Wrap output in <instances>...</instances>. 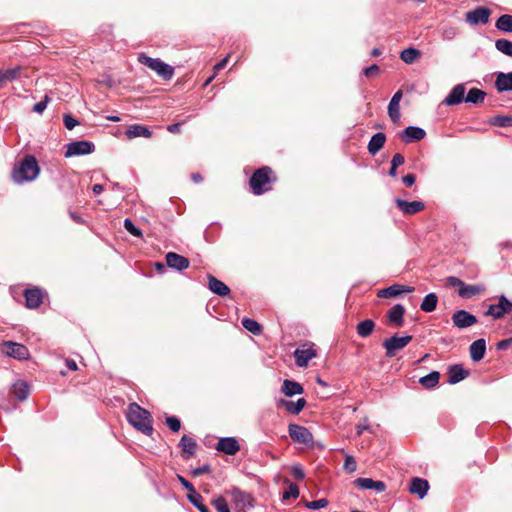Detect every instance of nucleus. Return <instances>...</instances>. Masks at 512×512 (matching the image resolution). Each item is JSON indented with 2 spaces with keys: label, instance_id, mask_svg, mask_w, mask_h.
<instances>
[{
  "label": "nucleus",
  "instance_id": "1",
  "mask_svg": "<svg viewBox=\"0 0 512 512\" xmlns=\"http://www.w3.org/2000/svg\"><path fill=\"white\" fill-rule=\"evenodd\" d=\"M127 419L133 427L142 433L150 435L153 432L150 413L136 403L129 405Z\"/></svg>",
  "mask_w": 512,
  "mask_h": 512
},
{
  "label": "nucleus",
  "instance_id": "2",
  "mask_svg": "<svg viewBox=\"0 0 512 512\" xmlns=\"http://www.w3.org/2000/svg\"><path fill=\"white\" fill-rule=\"evenodd\" d=\"M39 171L36 159L33 156H26L14 169L12 177L14 182L21 184L36 179Z\"/></svg>",
  "mask_w": 512,
  "mask_h": 512
},
{
  "label": "nucleus",
  "instance_id": "3",
  "mask_svg": "<svg viewBox=\"0 0 512 512\" xmlns=\"http://www.w3.org/2000/svg\"><path fill=\"white\" fill-rule=\"evenodd\" d=\"M272 170L269 167H262L256 170L250 178V186L255 195H261L270 190L272 182Z\"/></svg>",
  "mask_w": 512,
  "mask_h": 512
},
{
  "label": "nucleus",
  "instance_id": "4",
  "mask_svg": "<svg viewBox=\"0 0 512 512\" xmlns=\"http://www.w3.org/2000/svg\"><path fill=\"white\" fill-rule=\"evenodd\" d=\"M138 60L141 64L149 67L165 80H169L173 77V67L164 63L159 58H152L145 54H140Z\"/></svg>",
  "mask_w": 512,
  "mask_h": 512
},
{
  "label": "nucleus",
  "instance_id": "5",
  "mask_svg": "<svg viewBox=\"0 0 512 512\" xmlns=\"http://www.w3.org/2000/svg\"><path fill=\"white\" fill-rule=\"evenodd\" d=\"M0 352L17 360H26L30 356L29 350L25 345L13 341H3L0 343Z\"/></svg>",
  "mask_w": 512,
  "mask_h": 512
},
{
  "label": "nucleus",
  "instance_id": "6",
  "mask_svg": "<svg viewBox=\"0 0 512 512\" xmlns=\"http://www.w3.org/2000/svg\"><path fill=\"white\" fill-rule=\"evenodd\" d=\"M412 340V336L406 335L402 337H398L397 335L392 336L391 338L385 339L383 342V347L386 350V356L391 358L396 355V352L405 348Z\"/></svg>",
  "mask_w": 512,
  "mask_h": 512
},
{
  "label": "nucleus",
  "instance_id": "7",
  "mask_svg": "<svg viewBox=\"0 0 512 512\" xmlns=\"http://www.w3.org/2000/svg\"><path fill=\"white\" fill-rule=\"evenodd\" d=\"M289 436L294 442L309 445L313 442L312 433L304 426L290 424L288 426Z\"/></svg>",
  "mask_w": 512,
  "mask_h": 512
},
{
  "label": "nucleus",
  "instance_id": "8",
  "mask_svg": "<svg viewBox=\"0 0 512 512\" xmlns=\"http://www.w3.org/2000/svg\"><path fill=\"white\" fill-rule=\"evenodd\" d=\"M94 151V144L89 141H74L67 144L65 157L87 155Z\"/></svg>",
  "mask_w": 512,
  "mask_h": 512
},
{
  "label": "nucleus",
  "instance_id": "9",
  "mask_svg": "<svg viewBox=\"0 0 512 512\" xmlns=\"http://www.w3.org/2000/svg\"><path fill=\"white\" fill-rule=\"evenodd\" d=\"M453 325L459 329L473 326L477 323V318L466 310H458L452 315Z\"/></svg>",
  "mask_w": 512,
  "mask_h": 512
},
{
  "label": "nucleus",
  "instance_id": "10",
  "mask_svg": "<svg viewBox=\"0 0 512 512\" xmlns=\"http://www.w3.org/2000/svg\"><path fill=\"white\" fill-rule=\"evenodd\" d=\"M491 11L485 7H477L466 13V21L471 25L486 24L489 21Z\"/></svg>",
  "mask_w": 512,
  "mask_h": 512
},
{
  "label": "nucleus",
  "instance_id": "11",
  "mask_svg": "<svg viewBox=\"0 0 512 512\" xmlns=\"http://www.w3.org/2000/svg\"><path fill=\"white\" fill-rule=\"evenodd\" d=\"M395 203L398 209L405 215L416 214L425 208L424 203L422 201L417 200L408 202L400 198H396Z\"/></svg>",
  "mask_w": 512,
  "mask_h": 512
},
{
  "label": "nucleus",
  "instance_id": "12",
  "mask_svg": "<svg viewBox=\"0 0 512 512\" xmlns=\"http://www.w3.org/2000/svg\"><path fill=\"white\" fill-rule=\"evenodd\" d=\"M165 259L167 266L177 271L187 269L190 264L189 260L186 257L174 252L167 253Z\"/></svg>",
  "mask_w": 512,
  "mask_h": 512
},
{
  "label": "nucleus",
  "instance_id": "13",
  "mask_svg": "<svg viewBox=\"0 0 512 512\" xmlns=\"http://www.w3.org/2000/svg\"><path fill=\"white\" fill-rule=\"evenodd\" d=\"M316 355V350L313 347L298 348L294 352L295 361L299 367H306L308 362L315 358Z\"/></svg>",
  "mask_w": 512,
  "mask_h": 512
},
{
  "label": "nucleus",
  "instance_id": "14",
  "mask_svg": "<svg viewBox=\"0 0 512 512\" xmlns=\"http://www.w3.org/2000/svg\"><path fill=\"white\" fill-rule=\"evenodd\" d=\"M464 95H465V86L463 84H458L453 87L451 92L443 100V103L448 106L458 105L463 100H465Z\"/></svg>",
  "mask_w": 512,
  "mask_h": 512
},
{
  "label": "nucleus",
  "instance_id": "15",
  "mask_svg": "<svg viewBox=\"0 0 512 512\" xmlns=\"http://www.w3.org/2000/svg\"><path fill=\"white\" fill-rule=\"evenodd\" d=\"M216 448L228 455H235L240 450L237 440L233 437L221 438Z\"/></svg>",
  "mask_w": 512,
  "mask_h": 512
},
{
  "label": "nucleus",
  "instance_id": "16",
  "mask_svg": "<svg viewBox=\"0 0 512 512\" xmlns=\"http://www.w3.org/2000/svg\"><path fill=\"white\" fill-rule=\"evenodd\" d=\"M402 96V91H397L391 98L388 105V115L394 123H397L400 120V101Z\"/></svg>",
  "mask_w": 512,
  "mask_h": 512
},
{
  "label": "nucleus",
  "instance_id": "17",
  "mask_svg": "<svg viewBox=\"0 0 512 512\" xmlns=\"http://www.w3.org/2000/svg\"><path fill=\"white\" fill-rule=\"evenodd\" d=\"M425 135L426 132L422 128L409 126L402 132L401 139L405 143H412L422 140Z\"/></svg>",
  "mask_w": 512,
  "mask_h": 512
},
{
  "label": "nucleus",
  "instance_id": "18",
  "mask_svg": "<svg viewBox=\"0 0 512 512\" xmlns=\"http://www.w3.org/2000/svg\"><path fill=\"white\" fill-rule=\"evenodd\" d=\"M414 290L413 287H408L400 284H394L387 288L381 289L378 291V297L380 298H392L396 297L404 292H412Z\"/></svg>",
  "mask_w": 512,
  "mask_h": 512
},
{
  "label": "nucleus",
  "instance_id": "19",
  "mask_svg": "<svg viewBox=\"0 0 512 512\" xmlns=\"http://www.w3.org/2000/svg\"><path fill=\"white\" fill-rule=\"evenodd\" d=\"M355 485L361 489H374L377 492H383L386 489V485L382 481H374L371 478H357Z\"/></svg>",
  "mask_w": 512,
  "mask_h": 512
},
{
  "label": "nucleus",
  "instance_id": "20",
  "mask_svg": "<svg viewBox=\"0 0 512 512\" xmlns=\"http://www.w3.org/2000/svg\"><path fill=\"white\" fill-rule=\"evenodd\" d=\"M428 489V481L421 478H413L410 484L409 491L412 494L418 495V497L422 499L426 496Z\"/></svg>",
  "mask_w": 512,
  "mask_h": 512
},
{
  "label": "nucleus",
  "instance_id": "21",
  "mask_svg": "<svg viewBox=\"0 0 512 512\" xmlns=\"http://www.w3.org/2000/svg\"><path fill=\"white\" fill-rule=\"evenodd\" d=\"M125 134L128 139H134L137 137L150 138L152 135V132L146 126L139 125V124H133L127 128Z\"/></svg>",
  "mask_w": 512,
  "mask_h": 512
},
{
  "label": "nucleus",
  "instance_id": "22",
  "mask_svg": "<svg viewBox=\"0 0 512 512\" xmlns=\"http://www.w3.org/2000/svg\"><path fill=\"white\" fill-rule=\"evenodd\" d=\"M21 71V66H15L6 70L0 69V89L3 88L8 82L19 78Z\"/></svg>",
  "mask_w": 512,
  "mask_h": 512
},
{
  "label": "nucleus",
  "instance_id": "23",
  "mask_svg": "<svg viewBox=\"0 0 512 512\" xmlns=\"http://www.w3.org/2000/svg\"><path fill=\"white\" fill-rule=\"evenodd\" d=\"M470 357L473 361L478 362L483 359L486 351V342L484 339L474 341L469 348Z\"/></svg>",
  "mask_w": 512,
  "mask_h": 512
},
{
  "label": "nucleus",
  "instance_id": "24",
  "mask_svg": "<svg viewBox=\"0 0 512 512\" xmlns=\"http://www.w3.org/2000/svg\"><path fill=\"white\" fill-rule=\"evenodd\" d=\"M42 292L38 288L27 289L25 291L26 305L29 308H37L42 303Z\"/></svg>",
  "mask_w": 512,
  "mask_h": 512
},
{
  "label": "nucleus",
  "instance_id": "25",
  "mask_svg": "<svg viewBox=\"0 0 512 512\" xmlns=\"http://www.w3.org/2000/svg\"><path fill=\"white\" fill-rule=\"evenodd\" d=\"M495 86L499 92L512 91V72H500L496 77Z\"/></svg>",
  "mask_w": 512,
  "mask_h": 512
},
{
  "label": "nucleus",
  "instance_id": "26",
  "mask_svg": "<svg viewBox=\"0 0 512 512\" xmlns=\"http://www.w3.org/2000/svg\"><path fill=\"white\" fill-rule=\"evenodd\" d=\"M179 446L182 448V456L188 459L195 454L197 443L193 438L184 435L180 440Z\"/></svg>",
  "mask_w": 512,
  "mask_h": 512
},
{
  "label": "nucleus",
  "instance_id": "27",
  "mask_svg": "<svg viewBox=\"0 0 512 512\" xmlns=\"http://www.w3.org/2000/svg\"><path fill=\"white\" fill-rule=\"evenodd\" d=\"M405 313V308L401 304L394 305L388 311V320L390 324L395 326H402L403 324V316Z\"/></svg>",
  "mask_w": 512,
  "mask_h": 512
},
{
  "label": "nucleus",
  "instance_id": "28",
  "mask_svg": "<svg viewBox=\"0 0 512 512\" xmlns=\"http://www.w3.org/2000/svg\"><path fill=\"white\" fill-rule=\"evenodd\" d=\"M232 501L239 509H245L251 506V497L249 494L240 491L239 489H233L231 491Z\"/></svg>",
  "mask_w": 512,
  "mask_h": 512
},
{
  "label": "nucleus",
  "instance_id": "29",
  "mask_svg": "<svg viewBox=\"0 0 512 512\" xmlns=\"http://www.w3.org/2000/svg\"><path fill=\"white\" fill-rule=\"evenodd\" d=\"M485 291V287L483 285H467L463 284L461 289H458V295L461 298L470 299L476 295H480Z\"/></svg>",
  "mask_w": 512,
  "mask_h": 512
},
{
  "label": "nucleus",
  "instance_id": "30",
  "mask_svg": "<svg viewBox=\"0 0 512 512\" xmlns=\"http://www.w3.org/2000/svg\"><path fill=\"white\" fill-rule=\"evenodd\" d=\"M386 141V136L384 133L379 132L374 134L369 143H368V151L371 155H376L384 146Z\"/></svg>",
  "mask_w": 512,
  "mask_h": 512
},
{
  "label": "nucleus",
  "instance_id": "31",
  "mask_svg": "<svg viewBox=\"0 0 512 512\" xmlns=\"http://www.w3.org/2000/svg\"><path fill=\"white\" fill-rule=\"evenodd\" d=\"M468 374V371L465 370L461 365H453L448 370V382L450 384H456L464 380Z\"/></svg>",
  "mask_w": 512,
  "mask_h": 512
},
{
  "label": "nucleus",
  "instance_id": "32",
  "mask_svg": "<svg viewBox=\"0 0 512 512\" xmlns=\"http://www.w3.org/2000/svg\"><path fill=\"white\" fill-rule=\"evenodd\" d=\"M208 283H209V289L217 295L226 296L230 292L229 287L225 283L216 279L212 275H208Z\"/></svg>",
  "mask_w": 512,
  "mask_h": 512
},
{
  "label": "nucleus",
  "instance_id": "33",
  "mask_svg": "<svg viewBox=\"0 0 512 512\" xmlns=\"http://www.w3.org/2000/svg\"><path fill=\"white\" fill-rule=\"evenodd\" d=\"M279 405L283 406L289 413L297 415L299 414L306 405L304 398H299L297 401L280 400Z\"/></svg>",
  "mask_w": 512,
  "mask_h": 512
},
{
  "label": "nucleus",
  "instance_id": "34",
  "mask_svg": "<svg viewBox=\"0 0 512 512\" xmlns=\"http://www.w3.org/2000/svg\"><path fill=\"white\" fill-rule=\"evenodd\" d=\"M281 390L288 397L302 394L304 391L298 382L292 380H284Z\"/></svg>",
  "mask_w": 512,
  "mask_h": 512
},
{
  "label": "nucleus",
  "instance_id": "35",
  "mask_svg": "<svg viewBox=\"0 0 512 512\" xmlns=\"http://www.w3.org/2000/svg\"><path fill=\"white\" fill-rule=\"evenodd\" d=\"M11 393L20 401L27 399L29 395L28 384L24 381H17L11 388Z\"/></svg>",
  "mask_w": 512,
  "mask_h": 512
},
{
  "label": "nucleus",
  "instance_id": "36",
  "mask_svg": "<svg viewBox=\"0 0 512 512\" xmlns=\"http://www.w3.org/2000/svg\"><path fill=\"white\" fill-rule=\"evenodd\" d=\"M439 379H440V373L437 371H432L428 375L421 377L419 379V383L423 387H425L427 389H431V388H434L435 386H437V384L439 383Z\"/></svg>",
  "mask_w": 512,
  "mask_h": 512
},
{
  "label": "nucleus",
  "instance_id": "37",
  "mask_svg": "<svg viewBox=\"0 0 512 512\" xmlns=\"http://www.w3.org/2000/svg\"><path fill=\"white\" fill-rule=\"evenodd\" d=\"M421 52L413 47H409L407 49H404L401 54L400 58L403 62L406 64H412L415 62L418 58H420Z\"/></svg>",
  "mask_w": 512,
  "mask_h": 512
},
{
  "label": "nucleus",
  "instance_id": "38",
  "mask_svg": "<svg viewBox=\"0 0 512 512\" xmlns=\"http://www.w3.org/2000/svg\"><path fill=\"white\" fill-rule=\"evenodd\" d=\"M438 298L436 294L430 293L426 295L420 305L421 310L424 312H432L436 309Z\"/></svg>",
  "mask_w": 512,
  "mask_h": 512
},
{
  "label": "nucleus",
  "instance_id": "39",
  "mask_svg": "<svg viewBox=\"0 0 512 512\" xmlns=\"http://www.w3.org/2000/svg\"><path fill=\"white\" fill-rule=\"evenodd\" d=\"M495 26L500 31L512 33V16L509 14H504L500 16L496 21Z\"/></svg>",
  "mask_w": 512,
  "mask_h": 512
},
{
  "label": "nucleus",
  "instance_id": "40",
  "mask_svg": "<svg viewBox=\"0 0 512 512\" xmlns=\"http://www.w3.org/2000/svg\"><path fill=\"white\" fill-rule=\"evenodd\" d=\"M485 96L486 94L484 91L477 88H472L469 90L465 101L468 103L478 104L484 101Z\"/></svg>",
  "mask_w": 512,
  "mask_h": 512
},
{
  "label": "nucleus",
  "instance_id": "41",
  "mask_svg": "<svg viewBox=\"0 0 512 512\" xmlns=\"http://www.w3.org/2000/svg\"><path fill=\"white\" fill-rule=\"evenodd\" d=\"M485 314L492 316L494 319H500L505 315V308L502 306L500 297L498 298V303L490 305Z\"/></svg>",
  "mask_w": 512,
  "mask_h": 512
},
{
  "label": "nucleus",
  "instance_id": "42",
  "mask_svg": "<svg viewBox=\"0 0 512 512\" xmlns=\"http://www.w3.org/2000/svg\"><path fill=\"white\" fill-rule=\"evenodd\" d=\"M375 324L372 320L367 319L360 322L357 326V333L361 337H368L374 330Z\"/></svg>",
  "mask_w": 512,
  "mask_h": 512
},
{
  "label": "nucleus",
  "instance_id": "43",
  "mask_svg": "<svg viewBox=\"0 0 512 512\" xmlns=\"http://www.w3.org/2000/svg\"><path fill=\"white\" fill-rule=\"evenodd\" d=\"M496 49L504 55L512 57V42L507 39H498L495 42Z\"/></svg>",
  "mask_w": 512,
  "mask_h": 512
},
{
  "label": "nucleus",
  "instance_id": "44",
  "mask_svg": "<svg viewBox=\"0 0 512 512\" xmlns=\"http://www.w3.org/2000/svg\"><path fill=\"white\" fill-rule=\"evenodd\" d=\"M189 501L200 511V512H210L209 509L203 504V498L197 492L193 494H188Z\"/></svg>",
  "mask_w": 512,
  "mask_h": 512
},
{
  "label": "nucleus",
  "instance_id": "45",
  "mask_svg": "<svg viewBox=\"0 0 512 512\" xmlns=\"http://www.w3.org/2000/svg\"><path fill=\"white\" fill-rule=\"evenodd\" d=\"M242 325L246 330H248L249 332H251L255 335H258L261 332V325L253 319L244 318L242 320Z\"/></svg>",
  "mask_w": 512,
  "mask_h": 512
},
{
  "label": "nucleus",
  "instance_id": "46",
  "mask_svg": "<svg viewBox=\"0 0 512 512\" xmlns=\"http://www.w3.org/2000/svg\"><path fill=\"white\" fill-rule=\"evenodd\" d=\"M492 124L499 127H512V116H496Z\"/></svg>",
  "mask_w": 512,
  "mask_h": 512
},
{
  "label": "nucleus",
  "instance_id": "47",
  "mask_svg": "<svg viewBox=\"0 0 512 512\" xmlns=\"http://www.w3.org/2000/svg\"><path fill=\"white\" fill-rule=\"evenodd\" d=\"M328 505V500L325 498H321L315 501H310L305 504L306 508L310 510H318L321 508H325Z\"/></svg>",
  "mask_w": 512,
  "mask_h": 512
},
{
  "label": "nucleus",
  "instance_id": "48",
  "mask_svg": "<svg viewBox=\"0 0 512 512\" xmlns=\"http://www.w3.org/2000/svg\"><path fill=\"white\" fill-rule=\"evenodd\" d=\"M124 227L133 236H135V237L142 236L141 230L139 228H137L130 219L124 220Z\"/></svg>",
  "mask_w": 512,
  "mask_h": 512
},
{
  "label": "nucleus",
  "instance_id": "49",
  "mask_svg": "<svg viewBox=\"0 0 512 512\" xmlns=\"http://www.w3.org/2000/svg\"><path fill=\"white\" fill-rule=\"evenodd\" d=\"M213 505L218 512H230L228 504L224 497H218L213 501Z\"/></svg>",
  "mask_w": 512,
  "mask_h": 512
},
{
  "label": "nucleus",
  "instance_id": "50",
  "mask_svg": "<svg viewBox=\"0 0 512 512\" xmlns=\"http://www.w3.org/2000/svg\"><path fill=\"white\" fill-rule=\"evenodd\" d=\"M166 424L173 432H178L181 428L180 420L175 416L167 417Z\"/></svg>",
  "mask_w": 512,
  "mask_h": 512
},
{
  "label": "nucleus",
  "instance_id": "51",
  "mask_svg": "<svg viewBox=\"0 0 512 512\" xmlns=\"http://www.w3.org/2000/svg\"><path fill=\"white\" fill-rule=\"evenodd\" d=\"M356 468L357 464L355 459L352 456L347 455L344 462L345 471L348 473H353L354 471H356Z\"/></svg>",
  "mask_w": 512,
  "mask_h": 512
},
{
  "label": "nucleus",
  "instance_id": "52",
  "mask_svg": "<svg viewBox=\"0 0 512 512\" xmlns=\"http://www.w3.org/2000/svg\"><path fill=\"white\" fill-rule=\"evenodd\" d=\"M299 496L298 486L290 483L288 490L283 493V499H289L290 497L297 498Z\"/></svg>",
  "mask_w": 512,
  "mask_h": 512
},
{
  "label": "nucleus",
  "instance_id": "53",
  "mask_svg": "<svg viewBox=\"0 0 512 512\" xmlns=\"http://www.w3.org/2000/svg\"><path fill=\"white\" fill-rule=\"evenodd\" d=\"M50 98L46 95L44 97V100L36 103L34 106H33V111L38 113V114H42L44 112V110L46 109L47 107V104L49 102Z\"/></svg>",
  "mask_w": 512,
  "mask_h": 512
},
{
  "label": "nucleus",
  "instance_id": "54",
  "mask_svg": "<svg viewBox=\"0 0 512 512\" xmlns=\"http://www.w3.org/2000/svg\"><path fill=\"white\" fill-rule=\"evenodd\" d=\"M63 121H64V125L65 127L68 129V130H72L74 127H76L79 122L73 118L71 115H64V118H63Z\"/></svg>",
  "mask_w": 512,
  "mask_h": 512
},
{
  "label": "nucleus",
  "instance_id": "55",
  "mask_svg": "<svg viewBox=\"0 0 512 512\" xmlns=\"http://www.w3.org/2000/svg\"><path fill=\"white\" fill-rule=\"evenodd\" d=\"M380 73V68L378 65L376 64H373L369 67H366L364 70H363V74L366 76V77H372V76H377L378 74Z\"/></svg>",
  "mask_w": 512,
  "mask_h": 512
},
{
  "label": "nucleus",
  "instance_id": "56",
  "mask_svg": "<svg viewBox=\"0 0 512 512\" xmlns=\"http://www.w3.org/2000/svg\"><path fill=\"white\" fill-rule=\"evenodd\" d=\"M446 282H447L448 286L458 287V289H461L464 284V282L461 279H459L458 277H455V276H449L446 279Z\"/></svg>",
  "mask_w": 512,
  "mask_h": 512
},
{
  "label": "nucleus",
  "instance_id": "57",
  "mask_svg": "<svg viewBox=\"0 0 512 512\" xmlns=\"http://www.w3.org/2000/svg\"><path fill=\"white\" fill-rule=\"evenodd\" d=\"M291 473H292L293 477L297 480H302L305 477V473H304L303 469L301 468V466H299V465H294L291 468Z\"/></svg>",
  "mask_w": 512,
  "mask_h": 512
},
{
  "label": "nucleus",
  "instance_id": "58",
  "mask_svg": "<svg viewBox=\"0 0 512 512\" xmlns=\"http://www.w3.org/2000/svg\"><path fill=\"white\" fill-rule=\"evenodd\" d=\"M177 478H178L179 482L184 486V488L188 490V492H189L188 494H193L196 492L194 486L188 480H186L183 476L177 475Z\"/></svg>",
  "mask_w": 512,
  "mask_h": 512
},
{
  "label": "nucleus",
  "instance_id": "59",
  "mask_svg": "<svg viewBox=\"0 0 512 512\" xmlns=\"http://www.w3.org/2000/svg\"><path fill=\"white\" fill-rule=\"evenodd\" d=\"M404 161V156L400 153H396L391 160V165L393 166V168H397L401 166L404 163Z\"/></svg>",
  "mask_w": 512,
  "mask_h": 512
},
{
  "label": "nucleus",
  "instance_id": "60",
  "mask_svg": "<svg viewBox=\"0 0 512 512\" xmlns=\"http://www.w3.org/2000/svg\"><path fill=\"white\" fill-rule=\"evenodd\" d=\"M210 472V466L209 465H203L201 467H197L195 469L192 470V475L193 476H200V475H203V474H206V473H209Z\"/></svg>",
  "mask_w": 512,
  "mask_h": 512
},
{
  "label": "nucleus",
  "instance_id": "61",
  "mask_svg": "<svg viewBox=\"0 0 512 512\" xmlns=\"http://www.w3.org/2000/svg\"><path fill=\"white\" fill-rule=\"evenodd\" d=\"M502 306L505 308V314L512 313V302H510L504 295L500 296Z\"/></svg>",
  "mask_w": 512,
  "mask_h": 512
},
{
  "label": "nucleus",
  "instance_id": "62",
  "mask_svg": "<svg viewBox=\"0 0 512 512\" xmlns=\"http://www.w3.org/2000/svg\"><path fill=\"white\" fill-rule=\"evenodd\" d=\"M402 181L406 186L410 187L415 183L416 177L414 174H408L402 178Z\"/></svg>",
  "mask_w": 512,
  "mask_h": 512
},
{
  "label": "nucleus",
  "instance_id": "63",
  "mask_svg": "<svg viewBox=\"0 0 512 512\" xmlns=\"http://www.w3.org/2000/svg\"><path fill=\"white\" fill-rule=\"evenodd\" d=\"M369 429V425L367 420L365 419L363 423H360L356 427V431L358 435H361L364 431Z\"/></svg>",
  "mask_w": 512,
  "mask_h": 512
},
{
  "label": "nucleus",
  "instance_id": "64",
  "mask_svg": "<svg viewBox=\"0 0 512 512\" xmlns=\"http://www.w3.org/2000/svg\"><path fill=\"white\" fill-rule=\"evenodd\" d=\"M228 57H229V56L225 57V58H224V59H222L219 63H217V64L214 66V70H215V71H219V70L223 69V68L226 66L227 62H228Z\"/></svg>",
  "mask_w": 512,
  "mask_h": 512
}]
</instances>
